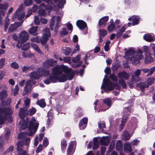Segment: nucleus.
Returning a JSON list of instances; mask_svg holds the SVG:
<instances>
[{"mask_svg": "<svg viewBox=\"0 0 155 155\" xmlns=\"http://www.w3.org/2000/svg\"><path fill=\"white\" fill-rule=\"evenodd\" d=\"M143 51L139 49L138 51L135 53L133 48H131L125 53V55L127 58L130 59L133 64H138L140 60L143 58L142 55Z\"/></svg>", "mask_w": 155, "mask_h": 155, "instance_id": "obj_3", "label": "nucleus"}, {"mask_svg": "<svg viewBox=\"0 0 155 155\" xmlns=\"http://www.w3.org/2000/svg\"><path fill=\"white\" fill-rule=\"evenodd\" d=\"M110 77L114 81H117L118 80V78L114 74H111Z\"/></svg>", "mask_w": 155, "mask_h": 155, "instance_id": "obj_59", "label": "nucleus"}, {"mask_svg": "<svg viewBox=\"0 0 155 155\" xmlns=\"http://www.w3.org/2000/svg\"><path fill=\"white\" fill-rule=\"evenodd\" d=\"M76 24L80 29L83 30L87 27L86 23L82 20H79L77 21Z\"/></svg>", "mask_w": 155, "mask_h": 155, "instance_id": "obj_17", "label": "nucleus"}, {"mask_svg": "<svg viewBox=\"0 0 155 155\" xmlns=\"http://www.w3.org/2000/svg\"><path fill=\"white\" fill-rule=\"evenodd\" d=\"M24 3L26 6H28L32 4V0H25Z\"/></svg>", "mask_w": 155, "mask_h": 155, "instance_id": "obj_56", "label": "nucleus"}, {"mask_svg": "<svg viewBox=\"0 0 155 155\" xmlns=\"http://www.w3.org/2000/svg\"><path fill=\"white\" fill-rule=\"evenodd\" d=\"M14 15L15 17L17 18L19 20H21L25 17V13L23 11L19 9L16 11Z\"/></svg>", "mask_w": 155, "mask_h": 155, "instance_id": "obj_13", "label": "nucleus"}, {"mask_svg": "<svg viewBox=\"0 0 155 155\" xmlns=\"http://www.w3.org/2000/svg\"><path fill=\"white\" fill-rule=\"evenodd\" d=\"M98 126L99 128L103 131V128H105L106 125L105 122L104 121H100L98 122Z\"/></svg>", "mask_w": 155, "mask_h": 155, "instance_id": "obj_38", "label": "nucleus"}, {"mask_svg": "<svg viewBox=\"0 0 155 155\" xmlns=\"http://www.w3.org/2000/svg\"><path fill=\"white\" fill-rule=\"evenodd\" d=\"M109 19L108 16H106L101 18L99 21L98 24L101 27H105Z\"/></svg>", "mask_w": 155, "mask_h": 155, "instance_id": "obj_15", "label": "nucleus"}, {"mask_svg": "<svg viewBox=\"0 0 155 155\" xmlns=\"http://www.w3.org/2000/svg\"><path fill=\"white\" fill-rule=\"evenodd\" d=\"M35 121V120L34 118L32 119L30 121L29 124L28 126V133H21L18 136V138L22 140V141H19L16 143V150L18 152L19 155H25L26 154V151L24 150L22 148L25 144L26 146H27L30 143V139L27 137V136H32L35 134L37 131L38 126V124L37 123L34 124Z\"/></svg>", "mask_w": 155, "mask_h": 155, "instance_id": "obj_1", "label": "nucleus"}, {"mask_svg": "<svg viewBox=\"0 0 155 155\" xmlns=\"http://www.w3.org/2000/svg\"><path fill=\"white\" fill-rule=\"evenodd\" d=\"M132 19V25H137L139 23V18L137 16H133L132 18H130L128 19L129 21H130L131 19Z\"/></svg>", "mask_w": 155, "mask_h": 155, "instance_id": "obj_27", "label": "nucleus"}, {"mask_svg": "<svg viewBox=\"0 0 155 155\" xmlns=\"http://www.w3.org/2000/svg\"><path fill=\"white\" fill-rule=\"evenodd\" d=\"M137 86L140 88L141 89H143L148 87L149 86L146 82H140L137 84Z\"/></svg>", "mask_w": 155, "mask_h": 155, "instance_id": "obj_31", "label": "nucleus"}, {"mask_svg": "<svg viewBox=\"0 0 155 155\" xmlns=\"http://www.w3.org/2000/svg\"><path fill=\"white\" fill-rule=\"evenodd\" d=\"M143 49L145 55L149 54L153 55V52L151 49L147 46H144Z\"/></svg>", "mask_w": 155, "mask_h": 155, "instance_id": "obj_23", "label": "nucleus"}, {"mask_svg": "<svg viewBox=\"0 0 155 155\" xmlns=\"http://www.w3.org/2000/svg\"><path fill=\"white\" fill-rule=\"evenodd\" d=\"M5 59L2 58L0 59V68H2L5 64Z\"/></svg>", "mask_w": 155, "mask_h": 155, "instance_id": "obj_50", "label": "nucleus"}, {"mask_svg": "<svg viewBox=\"0 0 155 155\" xmlns=\"http://www.w3.org/2000/svg\"><path fill=\"white\" fill-rule=\"evenodd\" d=\"M143 38L145 41L149 42L153 41L155 40V37L149 34H145Z\"/></svg>", "mask_w": 155, "mask_h": 155, "instance_id": "obj_19", "label": "nucleus"}, {"mask_svg": "<svg viewBox=\"0 0 155 155\" xmlns=\"http://www.w3.org/2000/svg\"><path fill=\"white\" fill-rule=\"evenodd\" d=\"M36 104L42 107H45L46 105L45 100L43 99L38 100L36 102Z\"/></svg>", "mask_w": 155, "mask_h": 155, "instance_id": "obj_34", "label": "nucleus"}, {"mask_svg": "<svg viewBox=\"0 0 155 155\" xmlns=\"http://www.w3.org/2000/svg\"><path fill=\"white\" fill-rule=\"evenodd\" d=\"M81 55H79L76 57L73 58L72 61L73 62L77 63L80 60Z\"/></svg>", "mask_w": 155, "mask_h": 155, "instance_id": "obj_49", "label": "nucleus"}, {"mask_svg": "<svg viewBox=\"0 0 155 155\" xmlns=\"http://www.w3.org/2000/svg\"><path fill=\"white\" fill-rule=\"evenodd\" d=\"M43 37L40 39V41L43 45H44L45 48L48 49V45H46L48 38V28H47L43 30Z\"/></svg>", "mask_w": 155, "mask_h": 155, "instance_id": "obj_6", "label": "nucleus"}, {"mask_svg": "<svg viewBox=\"0 0 155 155\" xmlns=\"http://www.w3.org/2000/svg\"><path fill=\"white\" fill-rule=\"evenodd\" d=\"M76 143L75 141L71 142L68 148L67 154L68 155H72L75 149Z\"/></svg>", "mask_w": 155, "mask_h": 155, "instance_id": "obj_12", "label": "nucleus"}, {"mask_svg": "<svg viewBox=\"0 0 155 155\" xmlns=\"http://www.w3.org/2000/svg\"><path fill=\"white\" fill-rule=\"evenodd\" d=\"M67 143L65 140L64 139L61 142V145L62 150H63L66 148L67 146Z\"/></svg>", "mask_w": 155, "mask_h": 155, "instance_id": "obj_48", "label": "nucleus"}, {"mask_svg": "<svg viewBox=\"0 0 155 155\" xmlns=\"http://www.w3.org/2000/svg\"><path fill=\"white\" fill-rule=\"evenodd\" d=\"M117 75L119 79L124 78L126 80H127L129 77V74L126 72L124 71L118 73Z\"/></svg>", "mask_w": 155, "mask_h": 155, "instance_id": "obj_22", "label": "nucleus"}, {"mask_svg": "<svg viewBox=\"0 0 155 155\" xmlns=\"http://www.w3.org/2000/svg\"><path fill=\"white\" fill-rule=\"evenodd\" d=\"M153 55L149 54L145 55V63H148L153 61V58L152 57Z\"/></svg>", "mask_w": 155, "mask_h": 155, "instance_id": "obj_28", "label": "nucleus"}, {"mask_svg": "<svg viewBox=\"0 0 155 155\" xmlns=\"http://www.w3.org/2000/svg\"><path fill=\"white\" fill-rule=\"evenodd\" d=\"M45 71L41 68H38L37 71L32 72L29 74V77L31 79L38 80L43 75Z\"/></svg>", "mask_w": 155, "mask_h": 155, "instance_id": "obj_5", "label": "nucleus"}, {"mask_svg": "<svg viewBox=\"0 0 155 155\" xmlns=\"http://www.w3.org/2000/svg\"><path fill=\"white\" fill-rule=\"evenodd\" d=\"M45 11L44 9H41L39 11V14L41 16H45Z\"/></svg>", "mask_w": 155, "mask_h": 155, "instance_id": "obj_62", "label": "nucleus"}, {"mask_svg": "<svg viewBox=\"0 0 155 155\" xmlns=\"http://www.w3.org/2000/svg\"><path fill=\"white\" fill-rule=\"evenodd\" d=\"M31 69V67L25 66L22 68V71L23 72H26L27 71Z\"/></svg>", "mask_w": 155, "mask_h": 155, "instance_id": "obj_60", "label": "nucleus"}, {"mask_svg": "<svg viewBox=\"0 0 155 155\" xmlns=\"http://www.w3.org/2000/svg\"><path fill=\"white\" fill-rule=\"evenodd\" d=\"M10 24V19L8 18H5V25L4 29L5 31H6L8 27Z\"/></svg>", "mask_w": 155, "mask_h": 155, "instance_id": "obj_41", "label": "nucleus"}, {"mask_svg": "<svg viewBox=\"0 0 155 155\" xmlns=\"http://www.w3.org/2000/svg\"><path fill=\"white\" fill-rule=\"evenodd\" d=\"M122 144L121 141L118 140L117 141L116 144V148L117 150H120L122 149Z\"/></svg>", "mask_w": 155, "mask_h": 155, "instance_id": "obj_43", "label": "nucleus"}, {"mask_svg": "<svg viewBox=\"0 0 155 155\" xmlns=\"http://www.w3.org/2000/svg\"><path fill=\"white\" fill-rule=\"evenodd\" d=\"M31 47L34 48L36 51L40 54H42V52L38 45L34 43L31 44Z\"/></svg>", "mask_w": 155, "mask_h": 155, "instance_id": "obj_37", "label": "nucleus"}, {"mask_svg": "<svg viewBox=\"0 0 155 155\" xmlns=\"http://www.w3.org/2000/svg\"><path fill=\"white\" fill-rule=\"evenodd\" d=\"M115 28V25L114 23L110 24L107 27V30L109 32H112Z\"/></svg>", "mask_w": 155, "mask_h": 155, "instance_id": "obj_47", "label": "nucleus"}, {"mask_svg": "<svg viewBox=\"0 0 155 155\" xmlns=\"http://www.w3.org/2000/svg\"><path fill=\"white\" fill-rule=\"evenodd\" d=\"M61 17L59 16H57L56 18V25L55 26L54 29V31L55 33H56L58 31V28L60 27V24L61 23Z\"/></svg>", "mask_w": 155, "mask_h": 155, "instance_id": "obj_25", "label": "nucleus"}, {"mask_svg": "<svg viewBox=\"0 0 155 155\" xmlns=\"http://www.w3.org/2000/svg\"><path fill=\"white\" fill-rule=\"evenodd\" d=\"M11 66L15 69H17L19 68L18 64L15 62L12 63L11 64Z\"/></svg>", "mask_w": 155, "mask_h": 155, "instance_id": "obj_53", "label": "nucleus"}, {"mask_svg": "<svg viewBox=\"0 0 155 155\" xmlns=\"http://www.w3.org/2000/svg\"><path fill=\"white\" fill-rule=\"evenodd\" d=\"M30 48V45L28 43H26L24 44L23 46H21V49L24 51L28 50Z\"/></svg>", "mask_w": 155, "mask_h": 155, "instance_id": "obj_46", "label": "nucleus"}, {"mask_svg": "<svg viewBox=\"0 0 155 155\" xmlns=\"http://www.w3.org/2000/svg\"><path fill=\"white\" fill-rule=\"evenodd\" d=\"M141 70L144 73L149 72L147 75V76H148L152 75L155 71V66L152 67L150 69L147 68H142Z\"/></svg>", "mask_w": 155, "mask_h": 155, "instance_id": "obj_16", "label": "nucleus"}, {"mask_svg": "<svg viewBox=\"0 0 155 155\" xmlns=\"http://www.w3.org/2000/svg\"><path fill=\"white\" fill-rule=\"evenodd\" d=\"M99 36L104 37L107 34V32L104 29H100L99 30Z\"/></svg>", "mask_w": 155, "mask_h": 155, "instance_id": "obj_36", "label": "nucleus"}, {"mask_svg": "<svg viewBox=\"0 0 155 155\" xmlns=\"http://www.w3.org/2000/svg\"><path fill=\"white\" fill-rule=\"evenodd\" d=\"M141 70L140 69H137L134 72V74L136 76H139L140 74Z\"/></svg>", "mask_w": 155, "mask_h": 155, "instance_id": "obj_61", "label": "nucleus"}, {"mask_svg": "<svg viewBox=\"0 0 155 155\" xmlns=\"http://www.w3.org/2000/svg\"><path fill=\"white\" fill-rule=\"evenodd\" d=\"M124 151L125 152H130L132 151V149L131 147V145L130 143L129 142H127L124 144Z\"/></svg>", "mask_w": 155, "mask_h": 155, "instance_id": "obj_26", "label": "nucleus"}, {"mask_svg": "<svg viewBox=\"0 0 155 155\" xmlns=\"http://www.w3.org/2000/svg\"><path fill=\"white\" fill-rule=\"evenodd\" d=\"M12 113V110L9 107L0 108V114L2 115H0V125L3 124L8 116Z\"/></svg>", "mask_w": 155, "mask_h": 155, "instance_id": "obj_4", "label": "nucleus"}, {"mask_svg": "<svg viewBox=\"0 0 155 155\" xmlns=\"http://www.w3.org/2000/svg\"><path fill=\"white\" fill-rule=\"evenodd\" d=\"M28 107H23L20 109L18 115L20 118L23 120L25 116L28 114Z\"/></svg>", "mask_w": 155, "mask_h": 155, "instance_id": "obj_11", "label": "nucleus"}, {"mask_svg": "<svg viewBox=\"0 0 155 155\" xmlns=\"http://www.w3.org/2000/svg\"><path fill=\"white\" fill-rule=\"evenodd\" d=\"M131 136L132 135L129 134L127 131H124L123 133V137L126 140H129Z\"/></svg>", "mask_w": 155, "mask_h": 155, "instance_id": "obj_29", "label": "nucleus"}, {"mask_svg": "<svg viewBox=\"0 0 155 155\" xmlns=\"http://www.w3.org/2000/svg\"><path fill=\"white\" fill-rule=\"evenodd\" d=\"M36 109L34 107H32L29 110V115L30 116L34 114L36 112Z\"/></svg>", "mask_w": 155, "mask_h": 155, "instance_id": "obj_51", "label": "nucleus"}, {"mask_svg": "<svg viewBox=\"0 0 155 155\" xmlns=\"http://www.w3.org/2000/svg\"><path fill=\"white\" fill-rule=\"evenodd\" d=\"M68 34V31L66 28H63L60 32V35L61 37H63Z\"/></svg>", "mask_w": 155, "mask_h": 155, "instance_id": "obj_35", "label": "nucleus"}, {"mask_svg": "<svg viewBox=\"0 0 155 155\" xmlns=\"http://www.w3.org/2000/svg\"><path fill=\"white\" fill-rule=\"evenodd\" d=\"M139 142V140L137 139H135L132 141L131 142V143L132 145L135 146L137 145Z\"/></svg>", "mask_w": 155, "mask_h": 155, "instance_id": "obj_64", "label": "nucleus"}, {"mask_svg": "<svg viewBox=\"0 0 155 155\" xmlns=\"http://www.w3.org/2000/svg\"><path fill=\"white\" fill-rule=\"evenodd\" d=\"M87 118L85 117L82 119V120L80 122L79 127L81 130L84 129L86 127V124H87Z\"/></svg>", "mask_w": 155, "mask_h": 155, "instance_id": "obj_18", "label": "nucleus"}, {"mask_svg": "<svg viewBox=\"0 0 155 155\" xmlns=\"http://www.w3.org/2000/svg\"><path fill=\"white\" fill-rule=\"evenodd\" d=\"M34 79H28L26 82L25 84L30 85L31 87H32V85L35 84H36V81H34Z\"/></svg>", "mask_w": 155, "mask_h": 155, "instance_id": "obj_39", "label": "nucleus"}, {"mask_svg": "<svg viewBox=\"0 0 155 155\" xmlns=\"http://www.w3.org/2000/svg\"><path fill=\"white\" fill-rule=\"evenodd\" d=\"M155 80V79L153 77L150 78L147 80L146 83L149 86L150 85H151L154 83Z\"/></svg>", "mask_w": 155, "mask_h": 155, "instance_id": "obj_45", "label": "nucleus"}, {"mask_svg": "<svg viewBox=\"0 0 155 155\" xmlns=\"http://www.w3.org/2000/svg\"><path fill=\"white\" fill-rule=\"evenodd\" d=\"M55 18L56 17L55 16H53L52 18L51 19L50 28V29L52 30H53L54 25L55 23Z\"/></svg>", "mask_w": 155, "mask_h": 155, "instance_id": "obj_33", "label": "nucleus"}, {"mask_svg": "<svg viewBox=\"0 0 155 155\" xmlns=\"http://www.w3.org/2000/svg\"><path fill=\"white\" fill-rule=\"evenodd\" d=\"M52 73L53 75L50 77L49 80L53 82L57 80L60 82L71 80L73 78L74 75V72L71 68L64 65L61 67L54 68Z\"/></svg>", "mask_w": 155, "mask_h": 155, "instance_id": "obj_2", "label": "nucleus"}, {"mask_svg": "<svg viewBox=\"0 0 155 155\" xmlns=\"http://www.w3.org/2000/svg\"><path fill=\"white\" fill-rule=\"evenodd\" d=\"M0 96L1 101L3 102L4 100V98L7 96L6 91H2L0 93Z\"/></svg>", "mask_w": 155, "mask_h": 155, "instance_id": "obj_42", "label": "nucleus"}, {"mask_svg": "<svg viewBox=\"0 0 155 155\" xmlns=\"http://www.w3.org/2000/svg\"><path fill=\"white\" fill-rule=\"evenodd\" d=\"M110 138L109 137H103L100 140V143L103 145L107 146L110 142Z\"/></svg>", "mask_w": 155, "mask_h": 155, "instance_id": "obj_14", "label": "nucleus"}, {"mask_svg": "<svg viewBox=\"0 0 155 155\" xmlns=\"http://www.w3.org/2000/svg\"><path fill=\"white\" fill-rule=\"evenodd\" d=\"M124 114L123 115V118L122 119L121 123L120 126V130H121L123 128L125 123L128 118V116L129 115L130 111L128 107H125L124 110Z\"/></svg>", "mask_w": 155, "mask_h": 155, "instance_id": "obj_9", "label": "nucleus"}, {"mask_svg": "<svg viewBox=\"0 0 155 155\" xmlns=\"http://www.w3.org/2000/svg\"><path fill=\"white\" fill-rule=\"evenodd\" d=\"M38 27L37 26L35 27H32L29 29L28 32L29 34L32 35L34 36L38 34L37 31Z\"/></svg>", "mask_w": 155, "mask_h": 155, "instance_id": "obj_24", "label": "nucleus"}, {"mask_svg": "<svg viewBox=\"0 0 155 155\" xmlns=\"http://www.w3.org/2000/svg\"><path fill=\"white\" fill-rule=\"evenodd\" d=\"M119 82L121 85L122 87L124 88L126 87V84L124 81V80L123 79H119Z\"/></svg>", "mask_w": 155, "mask_h": 155, "instance_id": "obj_52", "label": "nucleus"}, {"mask_svg": "<svg viewBox=\"0 0 155 155\" xmlns=\"http://www.w3.org/2000/svg\"><path fill=\"white\" fill-rule=\"evenodd\" d=\"M34 22L36 25H38L40 24L39 19L37 16H35L34 17Z\"/></svg>", "mask_w": 155, "mask_h": 155, "instance_id": "obj_55", "label": "nucleus"}, {"mask_svg": "<svg viewBox=\"0 0 155 155\" xmlns=\"http://www.w3.org/2000/svg\"><path fill=\"white\" fill-rule=\"evenodd\" d=\"M48 144V139L47 138H45L43 140V146L44 147H46Z\"/></svg>", "mask_w": 155, "mask_h": 155, "instance_id": "obj_57", "label": "nucleus"}, {"mask_svg": "<svg viewBox=\"0 0 155 155\" xmlns=\"http://www.w3.org/2000/svg\"><path fill=\"white\" fill-rule=\"evenodd\" d=\"M43 68L42 69L43 70L45 71V74L46 72H48L47 70H45V69H48V60H46L43 63Z\"/></svg>", "mask_w": 155, "mask_h": 155, "instance_id": "obj_40", "label": "nucleus"}, {"mask_svg": "<svg viewBox=\"0 0 155 155\" xmlns=\"http://www.w3.org/2000/svg\"><path fill=\"white\" fill-rule=\"evenodd\" d=\"M114 84L110 81L108 79H104L103 85L101 88L104 87L105 89V91H111L114 89Z\"/></svg>", "mask_w": 155, "mask_h": 155, "instance_id": "obj_7", "label": "nucleus"}, {"mask_svg": "<svg viewBox=\"0 0 155 155\" xmlns=\"http://www.w3.org/2000/svg\"><path fill=\"white\" fill-rule=\"evenodd\" d=\"M99 147L98 140L97 138H95L94 140V144L93 147V150L96 149Z\"/></svg>", "mask_w": 155, "mask_h": 155, "instance_id": "obj_44", "label": "nucleus"}, {"mask_svg": "<svg viewBox=\"0 0 155 155\" xmlns=\"http://www.w3.org/2000/svg\"><path fill=\"white\" fill-rule=\"evenodd\" d=\"M19 90V87L18 85H17L15 86V88L14 92V95H16L18 94V92Z\"/></svg>", "mask_w": 155, "mask_h": 155, "instance_id": "obj_63", "label": "nucleus"}, {"mask_svg": "<svg viewBox=\"0 0 155 155\" xmlns=\"http://www.w3.org/2000/svg\"><path fill=\"white\" fill-rule=\"evenodd\" d=\"M63 53L66 55H68L71 51V50L69 48L64 47L62 49Z\"/></svg>", "mask_w": 155, "mask_h": 155, "instance_id": "obj_32", "label": "nucleus"}, {"mask_svg": "<svg viewBox=\"0 0 155 155\" xmlns=\"http://www.w3.org/2000/svg\"><path fill=\"white\" fill-rule=\"evenodd\" d=\"M23 21H21L15 22L14 24H11L9 26L8 32L9 33L13 32L18 28L20 27L22 25Z\"/></svg>", "mask_w": 155, "mask_h": 155, "instance_id": "obj_10", "label": "nucleus"}, {"mask_svg": "<svg viewBox=\"0 0 155 155\" xmlns=\"http://www.w3.org/2000/svg\"><path fill=\"white\" fill-rule=\"evenodd\" d=\"M103 102L104 104L107 105V107L105 110H103V109H99L97 110V111L98 112L101 111L102 110H103V111H104L106 109H108L111 106V101L109 99L107 98L103 100Z\"/></svg>", "mask_w": 155, "mask_h": 155, "instance_id": "obj_21", "label": "nucleus"}, {"mask_svg": "<svg viewBox=\"0 0 155 155\" xmlns=\"http://www.w3.org/2000/svg\"><path fill=\"white\" fill-rule=\"evenodd\" d=\"M32 87L30 86L25 84V91L24 94L25 95L28 94L30 93L31 91V90Z\"/></svg>", "mask_w": 155, "mask_h": 155, "instance_id": "obj_30", "label": "nucleus"}, {"mask_svg": "<svg viewBox=\"0 0 155 155\" xmlns=\"http://www.w3.org/2000/svg\"><path fill=\"white\" fill-rule=\"evenodd\" d=\"M8 4L5 3L4 4H0V14L4 16L6 13L5 10L8 8Z\"/></svg>", "mask_w": 155, "mask_h": 155, "instance_id": "obj_20", "label": "nucleus"}, {"mask_svg": "<svg viewBox=\"0 0 155 155\" xmlns=\"http://www.w3.org/2000/svg\"><path fill=\"white\" fill-rule=\"evenodd\" d=\"M30 40L32 42H35L38 43H40V40L38 37L31 38Z\"/></svg>", "mask_w": 155, "mask_h": 155, "instance_id": "obj_54", "label": "nucleus"}, {"mask_svg": "<svg viewBox=\"0 0 155 155\" xmlns=\"http://www.w3.org/2000/svg\"><path fill=\"white\" fill-rule=\"evenodd\" d=\"M29 35L28 32L25 30H22L19 34L18 36V41L21 44L26 42L28 39Z\"/></svg>", "mask_w": 155, "mask_h": 155, "instance_id": "obj_8", "label": "nucleus"}, {"mask_svg": "<svg viewBox=\"0 0 155 155\" xmlns=\"http://www.w3.org/2000/svg\"><path fill=\"white\" fill-rule=\"evenodd\" d=\"M30 99L28 98H27L24 100V103L25 107H27L30 104Z\"/></svg>", "mask_w": 155, "mask_h": 155, "instance_id": "obj_58", "label": "nucleus"}]
</instances>
